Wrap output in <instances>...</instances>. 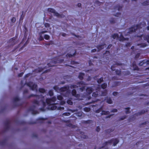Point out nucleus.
I'll return each mask as SVG.
<instances>
[{
  "label": "nucleus",
  "mask_w": 149,
  "mask_h": 149,
  "mask_svg": "<svg viewBox=\"0 0 149 149\" xmlns=\"http://www.w3.org/2000/svg\"><path fill=\"white\" fill-rule=\"evenodd\" d=\"M78 86H77L76 85H71L70 86V88L71 89L77 88L78 87Z\"/></svg>",
  "instance_id": "f704fd0d"
},
{
  "label": "nucleus",
  "mask_w": 149,
  "mask_h": 149,
  "mask_svg": "<svg viewBox=\"0 0 149 149\" xmlns=\"http://www.w3.org/2000/svg\"><path fill=\"white\" fill-rule=\"evenodd\" d=\"M116 73L117 75H120V74L121 72L119 70H116Z\"/></svg>",
  "instance_id": "603ef678"
},
{
  "label": "nucleus",
  "mask_w": 149,
  "mask_h": 149,
  "mask_svg": "<svg viewBox=\"0 0 149 149\" xmlns=\"http://www.w3.org/2000/svg\"><path fill=\"white\" fill-rule=\"evenodd\" d=\"M70 64L72 65H74L75 64H78V63L74 61H71L70 62Z\"/></svg>",
  "instance_id": "79ce46f5"
},
{
  "label": "nucleus",
  "mask_w": 149,
  "mask_h": 149,
  "mask_svg": "<svg viewBox=\"0 0 149 149\" xmlns=\"http://www.w3.org/2000/svg\"><path fill=\"white\" fill-rule=\"evenodd\" d=\"M43 38L44 39V38L46 40H48L50 38V36L48 35L45 34L44 36V37Z\"/></svg>",
  "instance_id": "a878e982"
},
{
  "label": "nucleus",
  "mask_w": 149,
  "mask_h": 149,
  "mask_svg": "<svg viewBox=\"0 0 149 149\" xmlns=\"http://www.w3.org/2000/svg\"><path fill=\"white\" fill-rule=\"evenodd\" d=\"M32 74L31 73H28V74H26L24 76V77L25 78H27V77H29L30 75H31Z\"/></svg>",
  "instance_id": "de8ad7c7"
},
{
  "label": "nucleus",
  "mask_w": 149,
  "mask_h": 149,
  "mask_svg": "<svg viewBox=\"0 0 149 149\" xmlns=\"http://www.w3.org/2000/svg\"><path fill=\"white\" fill-rule=\"evenodd\" d=\"M146 26V23L143 22L139 25L129 28V31L128 33H131L132 32H135L138 29H140L142 28L143 27H145Z\"/></svg>",
  "instance_id": "39448f33"
},
{
  "label": "nucleus",
  "mask_w": 149,
  "mask_h": 149,
  "mask_svg": "<svg viewBox=\"0 0 149 149\" xmlns=\"http://www.w3.org/2000/svg\"><path fill=\"white\" fill-rule=\"evenodd\" d=\"M27 86L30 87L31 90L34 91H37V85L35 84H33L32 82H29L27 83Z\"/></svg>",
  "instance_id": "f8f14e48"
},
{
  "label": "nucleus",
  "mask_w": 149,
  "mask_h": 149,
  "mask_svg": "<svg viewBox=\"0 0 149 149\" xmlns=\"http://www.w3.org/2000/svg\"><path fill=\"white\" fill-rule=\"evenodd\" d=\"M13 100L14 102H15L17 101H19V99L18 97H15L13 98Z\"/></svg>",
  "instance_id": "7c9ffc66"
},
{
  "label": "nucleus",
  "mask_w": 149,
  "mask_h": 149,
  "mask_svg": "<svg viewBox=\"0 0 149 149\" xmlns=\"http://www.w3.org/2000/svg\"><path fill=\"white\" fill-rule=\"evenodd\" d=\"M86 92L89 94H90L92 92V90L90 88H87L86 89Z\"/></svg>",
  "instance_id": "b1692460"
},
{
  "label": "nucleus",
  "mask_w": 149,
  "mask_h": 149,
  "mask_svg": "<svg viewBox=\"0 0 149 149\" xmlns=\"http://www.w3.org/2000/svg\"><path fill=\"white\" fill-rule=\"evenodd\" d=\"M45 120V119L43 118H38L37 120H42V121H43Z\"/></svg>",
  "instance_id": "13d9d810"
},
{
  "label": "nucleus",
  "mask_w": 149,
  "mask_h": 149,
  "mask_svg": "<svg viewBox=\"0 0 149 149\" xmlns=\"http://www.w3.org/2000/svg\"><path fill=\"white\" fill-rule=\"evenodd\" d=\"M53 88L56 91H60V88L57 86H54L53 87Z\"/></svg>",
  "instance_id": "2f4dec72"
},
{
  "label": "nucleus",
  "mask_w": 149,
  "mask_h": 149,
  "mask_svg": "<svg viewBox=\"0 0 149 149\" xmlns=\"http://www.w3.org/2000/svg\"><path fill=\"white\" fill-rule=\"evenodd\" d=\"M24 11H22V14L21 15L19 20H22L24 19V15H23L24 13Z\"/></svg>",
  "instance_id": "e433bc0d"
},
{
  "label": "nucleus",
  "mask_w": 149,
  "mask_h": 149,
  "mask_svg": "<svg viewBox=\"0 0 149 149\" xmlns=\"http://www.w3.org/2000/svg\"><path fill=\"white\" fill-rule=\"evenodd\" d=\"M67 102L68 104L71 105H72L73 103L71 100L70 99L68 100H67Z\"/></svg>",
  "instance_id": "4c0bfd02"
},
{
  "label": "nucleus",
  "mask_w": 149,
  "mask_h": 149,
  "mask_svg": "<svg viewBox=\"0 0 149 149\" xmlns=\"http://www.w3.org/2000/svg\"><path fill=\"white\" fill-rule=\"evenodd\" d=\"M43 69L42 68H38V72H42L43 70Z\"/></svg>",
  "instance_id": "864d4df0"
},
{
  "label": "nucleus",
  "mask_w": 149,
  "mask_h": 149,
  "mask_svg": "<svg viewBox=\"0 0 149 149\" xmlns=\"http://www.w3.org/2000/svg\"><path fill=\"white\" fill-rule=\"evenodd\" d=\"M76 52H76V50H75V52H74V53L72 54H69V53H67L66 55L65 56L67 57H68L69 58H70L72 56H74L76 54Z\"/></svg>",
  "instance_id": "dca6fc26"
},
{
  "label": "nucleus",
  "mask_w": 149,
  "mask_h": 149,
  "mask_svg": "<svg viewBox=\"0 0 149 149\" xmlns=\"http://www.w3.org/2000/svg\"><path fill=\"white\" fill-rule=\"evenodd\" d=\"M70 113H63V115L65 116H69L70 115Z\"/></svg>",
  "instance_id": "3c124183"
},
{
  "label": "nucleus",
  "mask_w": 149,
  "mask_h": 149,
  "mask_svg": "<svg viewBox=\"0 0 149 149\" xmlns=\"http://www.w3.org/2000/svg\"><path fill=\"white\" fill-rule=\"evenodd\" d=\"M117 111V109H113L112 110H111V112H116Z\"/></svg>",
  "instance_id": "e2e57ef3"
},
{
  "label": "nucleus",
  "mask_w": 149,
  "mask_h": 149,
  "mask_svg": "<svg viewBox=\"0 0 149 149\" xmlns=\"http://www.w3.org/2000/svg\"><path fill=\"white\" fill-rule=\"evenodd\" d=\"M143 38L145 40H147V42L149 43V35L144 36Z\"/></svg>",
  "instance_id": "bb28decb"
},
{
  "label": "nucleus",
  "mask_w": 149,
  "mask_h": 149,
  "mask_svg": "<svg viewBox=\"0 0 149 149\" xmlns=\"http://www.w3.org/2000/svg\"><path fill=\"white\" fill-rule=\"evenodd\" d=\"M107 102L109 104H111L112 103V100L109 98L107 100Z\"/></svg>",
  "instance_id": "09e8293b"
},
{
  "label": "nucleus",
  "mask_w": 149,
  "mask_h": 149,
  "mask_svg": "<svg viewBox=\"0 0 149 149\" xmlns=\"http://www.w3.org/2000/svg\"><path fill=\"white\" fill-rule=\"evenodd\" d=\"M142 4L144 6H146L149 5V2H148L147 1L144 2L143 3H142Z\"/></svg>",
  "instance_id": "c03bdc74"
},
{
  "label": "nucleus",
  "mask_w": 149,
  "mask_h": 149,
  "mask_svg": "<svg viewBox=\"0 0 149 149\" xmlns=\"http://www.w3.org/2000/svg\"><path fill=\"white\" fill-rule=\"evenodd\" d=\"M6 140L4 139L1 141H0V145L2 146L5 145L6 142Z\"/></svg>",
  "instance_id": "4be33fe9"
},
{
  "label": "nucleus",
  "mask_w": 149,
  "mask_h": 149,
  "mask_svg": "<svg viewBox=\"0 0 149 149\" xmlns=\"http://www.w3.org/2000/svg\"><path fill=\"white\" fill-rule=\"evenodd\" d=\"M64 61L63 59H60L59 57H56L53 58L47 65L49 67H52L55 66L56 63H61Z\"/></svg>",
  "instance_id": "20e7f679"
},
{
  "label": "nucleus",
  "mask_w": 149,
  "mask_h": 149,
  "mask_svg": "<svg viewBox=\"0 0 149 149\" xmlns=\"http://www.w3.org/2000/svg\"><path fill=\"white\" fill-rule=\"evenodd\" d=\"M48 94L50 96H52L54 95L53 91L52 90H50L49 91Z\"/></svg>",
  "instance_id": "c9c22d12"
},
{
  "label": "nucleus",
  "mask_w": 149,
  "mask_h": 149,
  "mask_svg": "<svg viewBox=\"0 0 149 149\" xmlns=\"http://www.w3.org/2000/svg\"><path fill=\"white\" fill-rule=\"evenodd\" d=\"M26 122L22 121H19L18 123L19 124H20V125H24L26 123Z\"/></svg>",
  "instance_id": "a18cd8bd"
},
{
  "label": "nucleus",
  "mask_w": 149,
  "mask_h": 149,
  "mask_svg": "<svg viewBox=\"0 0 149 149\" xmlns=\"http://www.w3.org/2000/svg\"><path fill=\"white\" fill-rule=\"evenodd\" d=\"M39 91L40 93H43L45 92V90L43 88H40L39 89Z\"/></svg>",
  "instance_id": "cd10ccee"
},
{
  "label": "nucleus",
  "mask_w": 149,
  "mask_h": 149,
  "mask_svg": "<svg viewBox=\"0 0 149 149\" xmlns=\"http://www.w3.org/2000/svg\"><path fill=\"white\" fill-rule=\"evenodd\" d=\"M10 122V120L9 119H7L4 122V124L5 126L4 132H6L9 129Z\"/></svg>",
  "instance_id": "9d476101"
},
{
  "label": "nucleus",
  "mask_w": 149,
  "mask_h": 149,
  "mask_svg": "<svg viewBox=\"0 0 149 149\" xmlns=\"http://www.w3.org/2000/svg\"><path fill=\"white\" fill-rule=\"evenodd\" d=\"M56 100V97H53L50 98L46 99L45 102L50 107V109L52 110H55L57 107L56 104L54 103Z\"/></svg>",
  "instance_id": "7ed1b4c3"
},
{
  "label": "nucleus",
  "mask_w": 149,
  "mask_h": 149,
  "mask_svg": "<svg viewBox=\"0 0 149 149\" xmlns=\"http://www.w3.org/2000/svg\"><path fill=\"white\" fill-rule=\"evenodd\" d=\"M61 35L63 37H65L66 34L65 33H61Z\"/></svg>",
  "instance_id": "0e129e2a"
},
{
  "label": "nucleus",
  "mask_w": 149,
  "mask_h": 149,
  "mask_svg": "<svg viewBox=\"0 0 149 149\" xmlns=\"http://www.w3.org/2000/svg\"><path fill=\"white\" fill-rule=\"evenodd\" d=\"M70 86H65L60 88V91L61 92H65V94L63 95V96L67 97L68 96L70 93V91L69 90Z\"/></svg>",
  "instance_id": "423d86ee"
},
{
  "label": "nucleus",
  "mask_w": 149,
  "mask_h": 149,
  "mask_svg": "<svg viewBox=\"0 0 149 149\" xmlns=\"http://www.w3.org/2000/svg\"><path fill=\"white\" fill-rule=\"evenodd\" d=\"M54 15L56 16L57 17H63V15H60L58 13L55 11V13H54Z\"/></svg>",
  "instance_id": "5701e85b"
},
{
  "label": "nucleus",
  "mask_w": 149,
  "mask_h": 149,
  "mask_svg": "<svg viewBox=\"0 0 149 149\" xmlns=\"http://www.w3.org/2000/svg\"><path fill=\"white\" fill-rule=\"evenodd\" d=\"M137 46H140V47H146L147 46V45L146 44L144 43L141 44H138L137 45Z\"/></svg>",
  "instance_id": "473e14b6"
},
{
  "label": "nucleus",
  "mask_w": 149,
  "mask_h": 149,
  "mask_svg": "<svg viewBox=\"0 0 149 149\" xmlns=\"http://www.w3.org/2000/svg\"><path fill=\"white\" fill-rule=\"evenodd\" d=\"M47 11L48 12L54 13H55L56 10L53 8H49L47 9Z\"/></svg>",
  "instance_id": "412c9836"
},
{
  "label": "nucleus",
  "mask_w": 149,
  "mask_h": 149,
  "mask_svg": "<svg viewBox=\"0 0 149 149\" xmlns=\"http://www.w3.org/2000/svg\"><path fill=\"white\" fill-rule=\"evenodd\" d=\"M101 115H107L109 114V111H102L101 113Z\"/></svg>",
  "instance_id": "c756f323"
},
{
  "label": "nucleus",
  "mask_w": 149,
  "mask_h": 149,
  "mask_svg": "<svg viewBox=\"0 0 149 149\" xmlns=\"http://www.w3.org/2000/svg\"><path fill=\"white\" fill-rule=\"evenodd\" d=\"M57 99L59 100H62L63 99V97L61 95H58L57 96Z\"/></svg>",
  "instance_id": "37998d69"
},
{
  "label": "nucleus",
  "mask_w": 149,
  "mask_h": 149,
  "mask_svg": "<svg viewBox=\"0 0 149 149\" xmlns=\"http://www.w3.org/2000/svg\"><path fill=\"white\" fill-rule=\"evenodd\" d=\"M84 111L87 112H88L90 111L91 109L89 107H86L84 108Z\"/></svg>",
  "instance_id": "72a5a7b5"
},
{
  "label": "nucleus",
  "mask_w": 149,
  "mask_h": 149,
  "mask_svg": "<svg viewBox=\"0 0 149 149\" xmlns=\"http://www.w3.org/2000/svg\"><path fill=\"white\" fill-rule=\"evenodd\" d=\"M77 85L79 87L81 86V87L80 88V89L81 91L82 92L85 91V90L86 86L85 85H86V84L85 83L84 81H81L80 82H78L77 83Z\"/></svg>",
  "instance_id": "1a4fd4ad"
},
{
  "label": "nucleus",
  "mask_w": 149,
  "mask_h": 149,
  "mask_svg": "<svg viewBox=\"0 0 149 149\" xmlns=\"http://www.w3.org/2000/svg\"><path fill=\"white\" fill-rule=\"evenodd\" d=\"M28 43V40H27L26 41V42H25V43L24 44V45L19 49V51H20L21 50L24 48V47Z\"/></svg>",
  "instance_id": "c85d7f7f"
},
{
  "label": "nucleus",
  "mask_w": 149,
  "mask_h": 149,
  "mask_svg": "<svg viewBox=\"0 0 149 149\" xmlns=\"http://www.w3.org/2000/svg\"><path fill=\"white\" fill-rule=\"evenodd\" d=\"M44 107H43L40 108V110L42 111H45V110L44 108Z\"/></svg>",
  "instance_id": "052dcab7"
},
{
  "label": "nucleus",
  "mask_w": 149,
  "mask_h": 149,
  "mask_svg": "<svg viewBox=\"0 0 149 149\" xmlns=\"http://www.w3.org/2000/svg\"><path fill=\"white\" fill-rule=\"evenodd\" d=\"M16 37H13L10 38L8 42L10 43V45L13 46L16 43Z\"/></svg>",
  "instance_id": "4468645a"
},
{
  "label": "nucleus",
  "mask_w": 149,
  "mask_h": 149,
  "mask_svg": "<svg viewBox=\"0 0 149 149\" xmlns=\"http://www.w3.org/2000/svg\"><path fill=\"white\" fill-rule=\"evenodd\" d=\"M28 90L27 89H25L24 90L23 93V94H25L26 93H28Z\"/></svg>",
  "instance_id": "4d7b16f0"
},
{
  "label": "nucleus",
  "mask_w": 149,
  "mask_h": 149,
  "mask_svg": "<svg viewBox=\"0 0 149 149\" xmlns=\"http://www.w3.org/2000/svg\"><path fill=\"white\" fill-rule=\"evenodd\" d=\"M24 71L23 72H22L19 74L18 75V76L19 77H22L23 74H24Z\"/></svg>",
  "instance_id": "49530a36"
},
{
  "label": "nucleus",
  "mask_w": 149,
  "mask_h": 149,
  "mask_svg": "<svg viewBox=\"0 0 149 149\" xmlns=\"http://www.w3.org/2000/svg\"><path fill=\"white\" fill-rule=\"evenodd\" d=\"M114 129H109L107 130V133H109L113 131Z\"/></svg>",
  "instance_id": "5fc2aeb1"
},
{
  "label": "nucleus",
  "mask_w": 149,
  "mask_h": 149,
  "mask_svg": "<svg viewBox=\"0 0 149 149\" xmlns=\"http://www.w3.org/2000/svg\"><path fill=\"white\" fill-rule=\"evenodd\" d=\"M146 63V64H148V61L147 60H145L143 61L142 62L140 63L139 64V65L140 66H142L144 64Z\"/></svg>",
  "instance_id": "6ab92c4d"
},
{
  "label": "nucleus",
  "mask_w": 149,
  "mask_h": 149,
  "mask_svg": "<svg viewBox=\"0 0 149 149\" xmlns=\"http://www.w3.org/2000/svg\"><path fill=\"white\" fill-rule=\"evenodd\" d=\"M113 95L116 96V95H117L118 94V93L117 92H114L113 93Z\"/></svg>",
  "instance_id": "69168bd1"
},
{
  "label": "nucleus",
  "mask_w": 149,
  "mask_h": 149,
  "mask_svg": "<svg viewBox=\"0 0 149 149\" xmlns=\"http://www.w3.org/2000/svg\"><path fill=\"white\" fill-rule=\"evenodd\" d=\"M112 37L114 39L118 38L120 41H123L125 40H128V38H125L122 36V34H121L120 36L119 37L118 35L117 34H114L112 36Z\"/></svg>",
  "instance_id": "0eeeda50"
},
{
  "label": "nucleus",
  "mask_w": 149,
  "mask_h": 149,
  "mask_svg": "<svg viewBox=\"0 0 149 149\" xmlns=\"http://www.w3.org/2000/svg\"><path fill=\"white\" fill-rule=\"evenodd\" d=\"M72 95L75 96L76 97H78L79 96V95L78 94H77L76 91L74 89H73L72 90Z\"/></svg>",
  "instance_id": "2eb2a0df"
},
{
  "label": "nucleus",
  "mask_w": 149,
  "mask_h": 149,
  "mask_svg": "<svg viewBox=\"0 0 149 149\" xmlns=\"http://www.w3.org/2000/svg\"><path fill=\"white\" fill-rule=\"evenodd\" d=\"M71 34L72 35L74 36L75 37H76L78 38L79 37V36L76 35L74 33H72Z\"/></svg>",
  "instance_id": "774afa93"
},
{
  "label": "nucleus",
  "mask_w": 149,
  "mask_h": 149,
  "mask_svg": "<svg viewBox=\"0 0 149 149\" xmlns=\"http://www.w3.org/2000/svg\"><path fill=\"white\" fill-rule=\"evenodd\" d=\"M48 31L47 30L41 31L38 33L39 36L38 39L40 41H41L44 40V38L42 35V34L47 33Z\"/></svg>",
  "instance_id": "ddd939ff"
},
{
  "label": "nucleus",
  "mask_w": 149,
  "mask_h": 149,
  "mask_svg": "<svg viewBox=\"0 0 149 149\" xmlns=\"http://www.w3.org/2000/svg\"><path fill=\"white\" fill-rule=\"evenodd\" d=\"M92 121L91 120H87L86 121H84V123H91Z\"/></svg>",
  "instance_id": "8fccbe9b"
},
{
  "label": "nucleus",
  "mask_w": 149,
  "mask_h": 149,
  "mask_svg": "<svg viewBox=\"0 0 149 149\" xmlns=\"http://www.w3.org/2000/svg\"><path fill=\"white\" fill-rule=\"evenodd\" d=\"M127 109V111H126V113H129V109H130V108H129V107H127V108H126L125 109Z\"/></svg>",
  "instance_id": "bf43d9fd"
},
{
  "label": "nucleus",
  "mask_w": 149,
  "mask_h": 149,
  "mask_svg": "<svg viewBox=\"0 0 149 149\" xmlns=\"http://www.w3.org/2000/svg\"><path fill=\"white\" fill-rule=\"evenodd\" d=\"M107 84L106 83H104L102 84L101 86L98 85L97 87V89L96 90V91L94 92V97H97L99 96V94L100 96H105L107 94V91L104 89L107 87ZM99 99H97L96 100H94V103L95 102H97Z\"/></svg>",
  "instance_id": "f257e3e1"
},
{
  "label": "nucleus",
  "mask_w": 149,
  "mask_h": 149,
  "mask_svg": "<svg viewBox=\"0 0 149 149\" xmlns=\"http://www.w3.org/2000/svg\"><path fill=\"white\" fill-rule=\"evenodd\" d=\"M103 81V78H101L100 79H98L97 81V82L99 84L101 83Z\"/></svg>",
  "instance_id": "ea45409f"
},
{
  "label": "nucleus",
  "mask_w": 149,
  "mask_h": 149,
  "mask_svg": "<svg viewBox=\"0 0 149 149\" xmlns=\"http://www.w3.org/2000/svg\"><path fill=\"white\" fill-rule=\"evenodd\" d=\"M16 18L14 17H12L11 19V22L12 23H14L16 21Z\"/></svg>",
  "instance_id": "a19ab883"
},
{
  "label": "nucleus",
  "mask_w": 149,
  "mask_h": 149,
  "mask_svg": "<svg viewBox=\"0 0 149 149\" xmlns=\"http://www.w3.org/2000/svg\"><path fill=\"white\" fill-rule=\"evenodd\" d=\"M46 28H49L50 26L49 24L48 23H45L44 24Z\"/></svg>",
  "instance_id": "58836bf2"
},
{
  "label": "nucleus",
  "mask_w": 149,
  "mask_h": 149,
  "mask_svg": "<svg viewBox=\"0 0 149 149\" xmlns=\"http://www.w3.org/2000/svg\"><path fill=\"white\" fill-rule=\"evenodd\" d=\"M88 62L89 65L90 66H91V65H93V64L92 63V61H91V60H89L88 61Z\"/></svg>",
  "instance_id": "6e6d98bb"
},
{
  "label": "nucleus",
  "mask_w": 149,
  "mask_h": 149,
  "mask_svg": "<svg viewBox=\"0 0 149 149\" xmlns=\"http://www.w3.org/2000/svg\"><path fill=\"white\" fill-rule=\"evenodd\" d=\"M36 106L33 105L29 108L27 110V111L28 112H31L33 114H35L38 113V111L37 110H35Z\"/></svg>",
  "instance_id": "9b49d317"
},
{
  "label": "nucleus",
  "mask_w": 149,
  "mask_h": 149,
  "mask_svg": "<svg viewBox=\"0 0 149 149\" xmlns=\"http://www.w3.org/2000/svg\"><path fill=\"white\" fill-rule=\"evenodd\" d=\"M54 44V42L53 41L50 40L49 42L46 43L45 44V45L46 46H49L50 45H52Z\"/></svg>",
  "instance_id": "393cba45"
},
{
  "label": "nucleus",
  "mask_w": 149,
  "mask_h": 149,
  "mask_svg": "<svg viewBox=\"0 0 149 149\" xmlns=\"http://www.w3.org/2000/svg\"><path fill=\"white\" fill-rule=\"evenodd\" d=\"M104 47H106V45L105 44H104L102 45H100L98 46L97 47V51H99L100 49H101L104 48Z\"/></svg>",
  "instance_id": "a211bd4d"
},
{
  "label": "nucleus",
  "mask_w": 149,
  "mask_h": 149,
  "mask_svg": "<svg viewBox=\"0 0 149 149\" xmlns=\"http://www.w3.org/2000/svg\"><path fill=\"white\" fill-rule=\"evenodd\" d=\"M85 74L84 73L80 72L78 76L79 78L81 80H82L84 79V76Z\"/></svg>",
  "instance_id": "f3484780"
},
{
  "label": "nucleus",
  "mask_w": 149,
  "mask_h": 149,
  "mask_svg": "<svg viewBox=\"0 0 149 149\" xmlns=\"http://www.w3.org/2000/svg\"><path fill=\"white\" fill-rule=\"evenodd\" d=\"M132 65L134 70H138V67L136 65L135 62H133L132 63Z\"/></svg>",
  "instance_id": "aec40b11"
},
{
  "label": "nucleus",
  "mask_w": 149,
  "mask_h": 149,
  "mask_svg": "<svg viewBox=\"0 0 149 149\" xmlns=\"http://www.w3.org/2000/svg\"><path fill=\"white\" fill-rule=\"evenodd\" d=\"M119 142V141L117 139H113L107 142H105L104 144L105 146L108 145V144L111 145L112 143L113 144V146H116Z\"/></svg>",
  "instance_id": "6e6552de"
},
{
  "label": "nucleus",
  "mask_w": 149,
  "mask_h": 149,
  "mask_svg": "<svg viewBox=\"0 0 149 149\" xmlns=\"http://www.w3.org/2000/svg\"><path fill=\"white\" fill-rule=\"evenodd\" d=\"M32 137L37 138L38 137V136L36 134H33Z\"/></svg>",
  "instance_id": "338daca9"
},
{
  "label": "nucleus",
  "mask_w": 149,
  "mask_h": 149,
  "mask_svg": "<svg viewBox=\"0 0 149 149\" xmlns=\"http://www.w3.org/2000/svg\"><path fill=\"white\" fill-rule=\"evenodd\" d=\"M31 97H34L36 98V99L33 100V103L34 104L39 105V103L40 102L42 103V106L45 107L46 106V103L45 101L44 97L41 95H38L31 94L28 96L27 98L29 99Z\"/></svg>",
  "instance_id": "f03ea898"
},
{
  "label": "nucleus",
  "mask_w": 149,
  "mask_h": 149,
  "mask_svg": "<svg viewBox=\"0 0 149 149\" xmlns=\"http://www.w3.org/2000/svg\"><path fill=\"white\" fill-rule=\"evenodd\" d=\"M100 127H97L96 129V131L97 132H99L100 131Z\"/></svg>",
  "instance_id": "680f3d73"
}]
</instances>
